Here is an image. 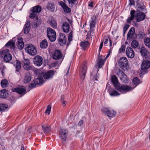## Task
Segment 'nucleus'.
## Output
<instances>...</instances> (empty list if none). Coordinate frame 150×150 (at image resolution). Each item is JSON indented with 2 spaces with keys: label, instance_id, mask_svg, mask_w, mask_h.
<instances>
[{
  "label": "nucleus",
  "instance_id": "dca6fc26",
  "mask_svg": "<svg viewBox=\"0 0 150 150\" xmlns=\"http://www.w3.org/2000/svg\"><path fill=\"white\" fill-rule=\"evenodd\" d=\"M14 91L23 96L26 93V88L23 86L15 88Z\"/></svg>",
  "mask_w": 150,
  "mask_h": 150
},
{
  "label": "nucleus",
  "instance_id": "39448f33",
  "mask_svg": "<svg viewBox=\"0 0 150 150\" xmlns=\"http://www.w3.org/2000/svg\"><path fill=\"white\" fill-rule=\"evenodd\" d=\"M25 52L30 55L34 56L37 54V50L36 47L32 45H28L25 48Z\"/></svg>",
  "mask_w": 150,
  "mask_h": 150
},
{
  "label": "nucleus",
  "instance_id": "f257e3e1",
  "mask_svg": "<svg viewBox=\"0 0 150 150\" xmlns=\"http://www.w3.org/2000/svg\"><path fill=\"white\" fill-rule=\"evenodd\" d=\"M0 57L3 58L4 62H9L12 59V56L9 50L7 49L3 50L0 52Z\"/></svg>",
  "mask_w": 150,
  "mask_h": 150
},
{
  "label": "nucleus",
  "instance_id": "cd10ccee",
  "mask_svg": "<svg viewBox=\"0 0 150 150\" xmlns=\"http://www.w3.org/2000/svg\"><path fill=\"white\" fill-rule=\"evenodd\" d=\"M13 66L16 68V71L18 72L21 69V62L18 60H16V63L13 64Z\"/></svg>",
  "mask_w": 150,
  "mask_h": 150
},
{
  "label": "nucleus",
  "instance_id": "f03ea898",
  "mask_svg": "<svg viewBox=\"0 0 150 150\" xmlns=\"http://www.w3.org/2000/svg\"><path fill=\"white\" fill-rule=\"evenodd\" d=\"M128 62L127 59L126 57H122L121 58L118 62L119 67L124 71L127 70L129 67Z\"/></svg>",
  "mask_w": 150,
  "mask_h": 150
},
{
  "label": "nucleus",
  "instance_id": "c03bdc74",
  "mask_svg": "<svg viewBox=\"0 0 150 150\" xmlns=\"http://www.w3.org/2000/svg\"><path fill=\"white\" fill-rule=\"evenodd\" d=\"M6 97V90L5 89H3L0 91V98H5Z\"/></svg>",
  "mask_w": 150,
  "mask_h": 150
},
{
  "label": "nucleus",
  "instance_id": "7ed1b4c3",
  "mask_svg": "<svg viewBox=\"0 0 150 150\" xmlns=\"http://www.w3.org/2000/svg\"><path fill=\"white\" fill-rule=\"evenodd\" d=\"M101 110L104 114L106 115L110 118L114 117L116 114V112L113 110L105 107L103 108Z\"/></svg>",
  "mask_w": 150,
  "mask_h": 150
},
{
  "label": "nucleus",
  "instance_id": "6e6552de",
  "mask_svg": "<svg viewBox=\"0 0 150 150\" xmlns=\"http://www.w3.org/2000/svg\"><path fill=\"white\" fill-rule=\"evenodd\" d=\"M150 67V61L144 60L143 61L141 68L142 71L141 73L144 74L146 72V70Z\"/></svg>",
  "mask_w": 150,
  "mask_h": 150
},
{
  "label": "nucleus",
  "instance_id": "7c9ffc66",
  "mask_svg": "<svg viewBox=\"0 0 150 150\" xmlns=\"http://www.w3.org/2000/svg\"><path fill=\"white\" fill-rule=\"evenodd\" d=\"M41 10L42 7L39 5L34 6L30 9V10H33L38 14L41 11Z\"/></svg>",
  "mask_w": 150,
  "mask_h": 150
},
{
  "label": "nucleus",
  "instance_id": "1a4fd4ad",
  "mask_svg": "<svg viewBox=\"0 0 150 150\" xmlns=\"http://www.w3.org/2000/svg\"><path fill=\"white\" fill-rule=\"evenodd\" d=\"M43 58L41 56L37 55L34 57L33 59L34 64L38 67L40 66L42 64Z\"/></svg>",
  "mask_w": 150,
  "mask_h": 150
},
{
  "label": "nucleus",
  "instance_id": "a18cd8bd",
  "mask_svg": "<svg viewBox=\"0 0 150 150\" xmlns=\"http://www.w3.org/2000/svg\"><path fill=\"white\" fill-rule=\"evenodd\" d=\"M132 83L134 85H135V87H136L140 83V80L138 78L135 77L133 79Z\"/></svg>",
  "mask_w": 150,
  "mask_h": 150
},
{
  "label": "nucleus",
  "instance_id": "0eeeda50",
  "mask_svg": "<svg viewBox=\"0 0 150 150\" xmlns=\"http://www.w3.org/2000/svg\"><path fill=\"white\" fill-rule=\"evenodd\" d=\"M68 134L67 130L64 129H60L59 133V136L62 142L65 141L66 139Z\"/></svg>",
  "mask_w": 150,
  "mask_h": 150
},
{
  "label": "nucleus",
  "instance_id": "052dcab7",
  "mask_svg": "<svg viewBox=\"0 0 150 150\" xmlns=\"http://www.w3.org/2000/svg\"><path fill=\"white\" fill-rule=\"evenodd\" d=\"M103 41H102L101 43L100 44V47L99 48V52H100L101 49L103 47Z\"/></svg>",
  "mask_w": 150,
  "mask_h": 150
},
{
  "label": "nucleus",
  "instance_id": "9b49d317",
  "mask_svg": "<svg viewBox=\"0 0 150 150\" xmlns=\"http://www.w3.org/2000/svg\"><path fill=\"white\" fill-rule=\"evenodd\" d=\"M41 74L45 79H50L52 78L54 75V71L53 70H50L46 73Z\"/></svg>",
  "mask_w": 150,
  "mask_h": 150
},
{
  "label": "nucleus",
  "instance_id": "49530a36",
  "mask_svg": "<svg viewBox=\"0 0 150 150\" xmlns=\"http://www.w3.org/2000/svg\"><path fill=\"white\" fill-rule=\"evenodd\" d=\"M50 23L51 25L53 28H57V23L56 20L54 19H52L50 21Z\"/></svg>",
  "mask_w": 150,
  "mask_h": 150
},
{
  "label": "nucleus",
  "instance_id": "37998d69",
  "mask_svg": "<svg viewBox=\"0 0 150 150\" xmlns=\"http://www.w3.org/2000/svg\"><path fill=\"white\" fill-rule=\"evenodd\" d=\"M144 42L146 45L150 48V38H145L144 40Z\"/></svg>",
  "mask_w": 150,
  "mask_h": 150
},
{
  "label": "nucleus",
  "instance_id": "4d7b16f0",
  "mask_svg": "<svg viewBox=\"0 0 150 150\" xmlns=\"http://www.w3.org/2000/svg\"><path fill=\"white\" fill-rule=\"evenodd\" d=\"M129 5L131 6L132 5H134L135 1L134 0H129Z\"/></svg>",
  "mask_w": 150,
  "mask_h": 150
},
{
  "label": "nucleus",
  "instance_id": "9d476101",
  "mask_svg": "<svg viewBox=\"0 0 150 150\" xmlns=\"http://www.w3.org/2000/svg\"><path fill=\"white\" fill-rule=\"evenodd\" d=\"M117 90L122 93L127 92L130 91L132 88L130 86L126 85H122L116 88Z\"/></svg>",
  "mask_w": 150,
  "mask_h": 150
},
{
  "label": "nucleus",
  "instance_id": "6ab92c4d",
  "mask_svg": "<svg viewBox=\"0 0 150 150\" xmlns=\"http://www.w3.org/2000/svg\"><path fill=\"white\" fill-rule=\"evenodd\" d=\"M127 56L130 58L133 57L134 56V53L132 48L130 47H127L126 50Z\"/></svg>",
  "mask_w": 150,
  "mask_h": 150
},
{
  "label": "nucleus",
  "instance_id": "8fccbe9b",
  "mask_svg": "<svg viewBox=\"0 0 150 150\" xmlns=\"http://www.w3.org/2000/svg\"><path fill=\"white\" fill-rule=\"evenodd\" d=\"M30 63V61L28 59H24L22 61V64H23V67L25 65L29 64Z\"/></svg>",
  "mask_w": 150,
  "mask_h": 150
},
{
  "label": "nucleus",
  "instance_id": "e433bc0d",
  "mask_svg": "<svg viewBox=\"0 0 150 150\" xmlns=\"http://www.w3.org/2000/svg\"><path fill=\"white\" fill-rule=\"evenodd\" d=\"M97 64L99 68H101L104 64V62L101 57L98 56V59Z\"/></svg>",
  "mask_w": 150,
  "mask_h": 150
},
{
  "label": "nucleus",
  "instance_id": "393cba45",
  "mask_svg": "<svg viewBox=\"0 0 150 150\" xmlns=\"http://www.w3.org/2000/svg\"><path fill=\"white\" fill-rule=\"evenodd\" d=\"M136 12V11L134 10H133L130 11V17H128L126 20L127 22L129 23H130L133 20L135 17L134 14Z\"/></svg>",
  "mask_w": 150,
  "mask_h": 150
},
{
  "label": "nucleus",
  "instance_id": "0e129e2a",
  "mask_svg": "<svg viewBox=\"0 0 150 150\" xmlns=\"http://www.w3.org/2000/svg\"><path fill=\"white\" fill-rule=\"evenodd\" d=\"M83 123V120H81L79 121V122L78 125H79L81 126Z\"/></svg>",
  "mask_w": 150,
  "mask_h": 150
},
{
  "label": "nucleus",
  "instance_id": "5701e85b",
  "mask_svg": "<svg viewBox=\"0 0 150 150\" xmlns=\"http://www.w3.org/2000/svg\"><path fill=\"white\" fill-rule=\"evenodd\" d=\"M46 8L49 11L53 12L55 9V7L54 3L48 2L46 6Z\"/></svg>",
  "mask_w": 150,
  "mask_h": 150
},
{
  "label": "nucleus",
  "instance_id": "72a5a7b5",
  "mask_svg": "<svg viewBox=\"0 0 150 150\" xmlns=\"http://www.w3.org/2000/svg\"><path fill=\"white\" fill-rule=\"evenodd\" d=\"M111 81L113 85L116 87L118 83V81L117 78L115 75H113L112 76Z\"/></svg>",
  "mask_w": 150,
  "mask_h": 150
},
{
  "label": "nucleus",
  "instance_id": "ddd939ff",
  "mask_svg": "<svg viewBox=\"0 0 150 150\" xmlns=\"http://www.w3.org/2000/svg\"><path fill=\"white\" fill-rule=\"evenodd\" d=\"M87 69V67L86 65H83L82 67L80 69V76L81 79L83 81L84 80Z\"/></svg>",
  "mask_w": 150,
  "mask_h": 150
},
{
  "label": "nucleus",
  "instance_id": "5fc2aeb1",
  "mask_svg": "<svg viewBox=\"0 0 150 150\" xmlns=\"http://www.w3.org/2000/svg\"><path fill=\"white\" fill-rule=\"evenodd\" d=\"M36 85L34 82L31 83L29 86V88L30 89H31L35 87Z\"/></svg>",
  "mask_w": 150,
  "mask_h": 150
},
{
  "label": "nucleus",
  "instance_id": "2eb2a0df",
  "mask_svg": "<svg viewBox=\"0 0 150 150\" xmlns=\"http://www.w3.org/2000/svg\"><path fill=\"white\" fill-rule=\"evenodd\" d=\"M58 40L60 45L61 46H63L66 43L67 41L65 35L63 33H60Z\"/></svg>",
  "mask_w": 150,
  "mask_h": 150
},
{
  "label": "nucleus",
  "instance_id": "864d4df0",
  "mask_svg": "<svg viewBox=\"0 0 150 150\" xmlns=\"http://www.w3.org/2000/svg\"><path fill=\"white\" fill-rule=\"evenodd\" d=\"M51 105H48L47 107L46 110L45 111V113L46 114H49L51 110Z\"/></svg>",
  "mask_w": 150,
  "mask_h": 150
},
{
  "label": "nucleus",
  "instance_id": "e2e57ef3",
  "mask_svg": "<svg viewBox=\"0 0 150 150\" xmlns=\"http://www.w3.org/2000/svg\"><path fill=\"white\" fill-rule=\"evenodd\" d=\"M88 6L89 7L93 8V2H90L88 4Z\"/></svg>",
  "mask_w": 150,
  "mask_h": 150
},
{
  "label": "nucleus",
  "instance_id": "a878e982",
  "mask_svg": "<svg viewBox=\"0 0 150 150\" xmlns=\"http://www.w3.org/2000/svg\"><path fill=\"white\" fill-rule=\"evenodd\" d=\"M18 47L20 50H22L24 47V43L23 41V39L21 37L18 38Z\"/></svg>",
  "mask_w": 150,
  "mask_h": 150
},
{
  "label": "nucleus",
  "instance_id": "aec40b11",
  "mask_svg": "<svg viewBox=\"0 0 150 150\" xmlns=\"http://www.w3.org/2000/svg\"><path fill=\"white\" fill-rule=\"evenodd\" d=\"M140 52L141 55L144 57H147L149 53L147 50L143 47H142L140 49Z\"/></svg>",
  "mask_w": 150,
  "mask_h": 150
},
{
  "label": "nucleus",
  "instance_id": "13d9d810",
  "mask_svg": "<svg viewBox=\"0 0 150 150\" xmlns=\"http://www.w3.org/2000/svg\"><path fill=\"white\" fill-rule=\"evenodd\" d=\"M103 39L105 40L104 42V44L105 45L107 44L108 41V39H109V38L107 36H105L104 38Z\"/></svg>",
  "mask_w": 150,
  "mask_h": 150
},
{
  "label": "nucleus",
  "instance_id": "de8ad7c7",
  "mask_svg": "<svg viewBox=\"0 0 150 150\" xmlns=\"http://www.w3.org/2000/svg\"><path fill=\"white\" fill-rule=\"evenodd\" d=\"M139 43L138 42L135 40H133L131 43L132 47L134 48L137 47Z\"/></svg>",
  "mask_w": 150,
  "mask_h": 150
},
{
  "label": "nucleus",
  "instance_id": "bf43d9fd",
  "mask_svg": "<svg viewBox=\"0 0 150 150\" xmlns=\"http://www.w3.org/2000/svg\"><path fill=\"white\" fill-rule=\"evenodd\" d=\"M129 25L128 24H125L124 25V28H123V29L125 30H127L129 28Z\"/></svg>",
  "mask_w": 150,
  "mask_h": 150
},
{
  "label": "nucleus",
  "instance_id": "f3484780",
  "mask_svg": "<svg viewBox=\"0 0 150 150\" xmlns=\"http://www.w3.org/2000/svg\"><path fill=\"white\" fill-rule=\"evenodd\" d=\"M59 4L62 8L64 12L68 13H71V9L63 1H60L59 3Z\"/></svg>",
  "mask_w": 150,
  "mask_h": 150
},
{
  "label": "nucleus",
  "instance_id": "473e14b6",
  "mask_svg": "<svg viewBox=\"0 0 150 150\" xmlns=\"http://www.w3.org/2000/svg\"><path fill=\"white\" fill-rule=\"evenodd\" d=\"M42 75L41 74L39 75L38 77L37 78L35 79L34 81V82L36 84L38 85L42 83V82L43 81V78L42 77Z\"/></svg>",
  "mask_w": 150,
  "mask_h": 150
},
{
  "label": "nucleus",
  "instance_id": "58836bf2",
  "mask_svg": "<svg viewBox=\"0 0 150 150\" xmlns=\"http://www.w3.org/2000/svg\"><path fill=\"white\" fill-rule=\"evenodd\" d=\"M1 84L3 88H5L8 85V83L6 80L4 79L1 81Z\"/></svg>",
  "mask_w": 150,
  "mask_h": 150
},
{
  "label": "nucleus",
  "instance_id": "3c124183",
  "mask_svg": "<svg viewBox=\"0 0 150 150\" xmlns=\"http://www.w3.org/2000/svg\"><path fill=\"white\" fill-rule=\"evenodd\" d=\"M145 35V33L142 31H140L139 32L138 36L139 39H142Z\"/></svg>",
  "mask_w": 150,
  "mask_h": 150
},
{
  "label": "nucleus",
  "instance_id": "b1692460",
  "mask_svg": "<svg viewBox=\"0 0 150 150\" xmlns=\"http://www.w3.org/2000/svg\"><path fill=\"white\" fill-rule=\"evenodd\" d=\"M135 29L133 27L131 28L129 30L127 35V38L128 40H130L134 33Z\"/></svg>",
  "mask_w": 150,
  "mask_h": 150
},
{
  "label": "nucleus",
  "instance_id": "6e6d98bb",
  "mask_svg": "<svg viewBox=\"0 0 150 150\" xmlns=\"http://www.w3.org/2000/svg\"><path fill=\"white\" fill-rule=\"evenodd\" d=\"M96 74V73L95 74ZM91 76H92L93 77V80L94 81H97L98 78H99L98 75H97V74L96 75L95 74V76L93 75V73H92L91 74Z\"/></svg>",
  "mask_w": 150,
  "mask_h": 150
},
{
  "label": "nucleus",
  "instance_id": "a19ab883",
  "mask_svg": "<svg viewBox=\"0 0 150 150\" xmlns=\"http://www.w3.org/2000/svg\"><path fill=\"white\" fill-rule=\"evenodd\" d=\"M8 108V105L6 104H0V111H4L6 110H7Z\"/></svg>",
  "mask_w": 150,
  "mask_h": 150
},
{
  "label": "nucleus",
  "instance_id": "69168bd1",
  "mask_svg": "<svg viewBox=\"0 0 150 150\" xmlns=\"http://www.w3.org/2000/svg\"><path fill=\"white\" fill-rule=\"evenodd\" d=\"M62 105L64 106H65V105H66L67 102L66 101H62Z\"/></svg>",
  "mask_w": 150,
  "mask_h": 150
},
{
  "label": "nucleus",
  "instance_id": "c756f323",
  "mask_svg": "<svg viewBox=\"0 0 150 150\" xmlns=\"http://www.w3.org/2000/svg\"><path fill=\"white\" fill-rule=\"evenodd\" d=\"M108 91L109 94L112 96H118L120 95V93L111 88H109Z\"/></svg>",
  "mask_w": 150,
  "mask_h": 150
},
{
  "label": "nucleus",
  "instance_id": "4be33fe9",
  "mask_svg": "<svg viewBox=\"0 0 150 150\" xmlns=\"http://www.w3.org/2000/svg\"><path fill=\"white\" fill-rule=\"evenodd\" d=\"M30 21H28L24 26V32L25 34H27L29 32L30 28Z\"/></svg>",
  "mask_w": 150,
  "mask_h": 150
},
{
  "label": "nucleus",
  "instance_id": "2f4dec72",
  "mask_svg": "<svg viewBox=\"0 0 150 150\" xmlns=\"http://www.w3.org/2000/svg\"><path fill=\"white\" fill-rule=\"evenodd\" d=\"M48 46L47 40L44 39L42 40L40 42V47L42 49H45Z\"/></svg>",
  "mask_w": 150,
  "mask_h": 150
},
{
  "label": "nucleus",
  "instance_id": "680f3d73",
  "mask_svg": "<svg viewBox=\"0 0 150 150\" xmlns=\"http://www.w3.org/2000/svg\"><path fill=\"white\" fill-rule=\"evenodd\" d=\"M65 99V97L64 95H62L61 96V101L62 102V101H64Z\"/></svg>",
  "mask_w": 150,
  "mask_h": 150
},
{
  "label": "nucleus",
  "instance_id": "4468645a",
  "mask_svg": "<svg viewBox=\"0 0 150 150\" xmlns=\"http://www.w3.org/2000/svg\"><path fill=\"white\" fill-rule=\"evenodd\" d=\"M117 75L120 78V80L123 82H125L127 80V75L120 69H119L117 74Z\"/></svg>",
  "mask_w": 150,
  "mask_h": 150
},
{
  "label": "nucleus",
  "instance_id": "774afa93",
  "mask_svg": "<svg viewBox=\"0 0 150 150\" xmlns=\"http://www.w3.org/2000/svg\"><path fill=\"white\" fill-rule=\"evenodd\" d=\"M21 150H24V147L23 145L21 146Z\"/></svg>",
  "mask_w": 150,
  "mask_h": 150
},
{
  "label": "nucleus",
  "instance_id": "f704fd0d",
  "mask_svg": "<svg viewBox=\"0 0 150 150\" xmlns=\"http://www.w3.org/2000/svg\"><path fill=\"white\" fill-rule=\"evenodd\" d=\"M89 45V42L88 41L81 42L80 43V46L83 50H85Z\"/></svg>",
  "mask_w": 150,
  "mask_h": 150
},
{
  "label": "nucleus",
  "instance_id": "20e7f679",
  "mask_svg": "<svg viewBox=\"0 0 150 150\" xmlns=\"http://www.w3.org/2000/svg\"><path fill=\"white\" fill-rule=\"evenodd\" d=\"M47 37L49 40L52 42L54 41L56 39V33L55 31L50 28L47 29Z\"/></svg>",
  "mask_w": 150,
  "mask_h": 150
},
{
  "label": "nucleus",
  "instance_id": "a211bd4d",
  "mask_svg": "<svg viewBox=\"0 0 150 150\" xmlns=\"http://www.w3.org/2000/svg\"><path fill=\"white\" fill-rule=\"evenodd\" d=\"M62 57V54L60 50H58L55 51L52 55V58L54 59H59Z\"/></svg>",
  "mask_w": 150,
  "mask_h": 150
},
{
  "label": "nucleus",
  "instance_id": "412c9836",
  "mask_svg": "<svg viewBox=\"0 0 150 150\" xmlns=\"http://www.w3.org/2000/svg\"><path fill=\"white\" fill-rule=\"evenodd\" d=\"M70 25L69 23L67 22H64L62 26V28L64 32L68 33L70 29Z\"/></svg>",
  "mask_w": 150,
  "mask_h": 150
},
{
  "label": "nucleus",
  "instance_id": "4c0bfd02",
  "mask_svg": "<svg viewBox=\"0 0 150 150\" xmlns=\"http://www.w3.org/2000/svg\"><path fill=\"white\" fill-rule=\"evenodd\" d=\"M31 79V75L30 74H27L24 78V81L25 83L29 82Z\"/></svg>",
  "mask_w": 150,
  "mask_h": 150
},
{
  "label": "nucleus",
  "instance_id": "09e8293b",
  "mask_svg": "<svg viewBox=\"0 0 150 150\" xmlns=\"http://www.w3.org/2000/svg\"><path fill=\"white\" fill-rule=\"evenodd\" d=\"M72 34L73 33L72 31L71 32L68 34V42L67 43L68 45L70 43V42L72 40Z\"/></svg>",
  "mask_w": 150,
  "mask_h": 150
},
{
  "label": "nucleus",
  "instance_id": "423d86ee",
  "mask_svg": "<svg viewBox=\"0 0 150 150\" xmlns=\"http://www.w3.org/2000/svg\"><path fill=\"white\" fill-rule=\"evenodd\" d=\"M30 11L31 12L30 13L29 17L31 19H34V18L35 19L34 22L35 23L34 25H35L36 27H37L39 25L40 23V21L38 19V14L33 10H30Z\"/></svg>",
  "mask_w": 150,
  "mask_h": 150
},
{
  "label": "nucleus",
  "instance_id": "603ef678",
  "mask_svg": "<svg viewBox=\"0 0 150 150\" xmlns=\"http://www.w3.org/2000/svg\"><path fill=\"white\" fill-rule=\"evenodd\" d=\"M125 45H122L121 48H120L119 50V52L118 53H121L122 52H123L124 51H125Z\"/></svg>",
  "mask_w": 150,
  "mask_h": 150
},
{
  "label": "nucleus",
  "instance_id": "79ce46f5",
  "mask_svg": "<svg viewBox=\"0 0 150 150\" xmlns=\"http://www.w3.org/2000/svg\"><path fill=\"white\" fill-rule=\"evenodd\" d=\"M5 46H10L11 49H14L15 47V43L12 41H9L5 45Z\"/></svg>",
  "mask_w": 150,
  "mask_h": 150
},
{
  "label": "nucleus",
  "instance_id": "ea45409f",
  "mask_svg": "<svg viewBox=\"0 0 150 150\" xmlns=\"http://www.w3.org/2000/svg\"><path fill=\"white\" fill-rule=\"evenodd\" d=\"M23 67L25 70L28 71L33 70L34 69L33 66L31 65L30 63Z\"/></svg>",
  "mask_w": 150,
  "mask_h": 150
},
{
  "label": "nucleus",
  "instance_id": "338daca9",
  "mask_svg": "<svg viewBox=\"0 0 150 150\" xmlns=\"http://www.w3.org/2000/svg\"><path fill=\"white\" fill-rule=\"evenodd\" d=\"M109 40L110 42V46H111L112 45V41L110 39H109Z\"/></svg>",
  "mask_w": 150,
  "mask_h": 150
},
{
  "label": "nucleus",
  "instance_id": "c9c22d12",
  "mask_svg": "<svg viewBox=\"0 0 150 150\" xmlns=\"http://www.w3.org/2000/svg\"><path fill=\"white\" fill-rule=\"evenodd\" d=\"M42 129L45 133H47L50 132L51 131V128L50 126H47L46 125H41Z\"/></svg>",
  "mask_w": 150,
  "mask_h": 150
},
{
  "label": "nucleus",
  "instance_id": "c85d7f7f",
  "mask_svg": "<svg viewBox=\"0 0 150 150\" xmlns=\"http://www.w3.org/2000/svg\"><path fill=\"white\" fill-rule=\"evenodd\" d=\"M90 26L91 30L95 27V25L96 23V17L95 16H93L90 20Z\"/></svg>",
  "mask_w": 150,
  "mask_h": 150
},
{
  "label": "nucleus",
  "instance_id": "f8f14e48",
  "mask_svg": "<svg viewBox=\"0 0 150 150\" xmlns=\"http://www.w3.org/2000/svg\"><path fill=\"white\" fill-rule=\"evenodd\" d=\"M136 21L139 22L143 21L145 18L146 15L142 12L137 11L136 13Z\"/></svg>",
  "mask_w": 150,
  "mask_h": 150
},
{
  "label": "nucleus",
  "instance_id": "bb28decb",
  "mask_svg": "<svg viewBox=\"0 0 150 150\" xmlns=\"http://www.w3.org/2000/svg\"><path fill=\"white\" fill-rule=\"evenodd\" d=\"M136 6L137 8V11H140V10L143 11L145 8V7L144 6L143 2L142 1L139 3L137 4Z\"/></svg>",
  "mask_w": 150,
  "mask_h": 150
}]
</instances>
